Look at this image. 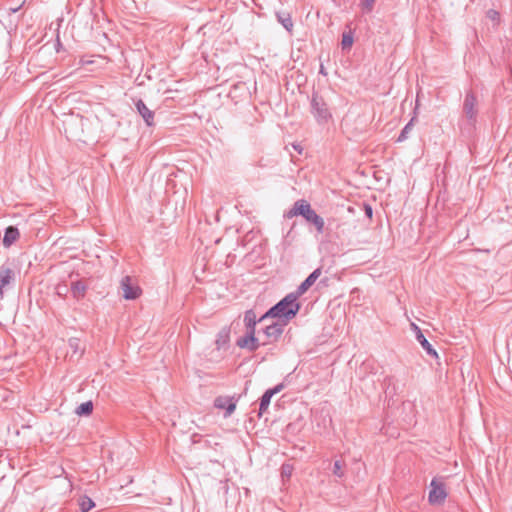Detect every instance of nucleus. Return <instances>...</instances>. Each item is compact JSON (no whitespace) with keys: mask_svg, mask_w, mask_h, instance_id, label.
Segmentation results:
<instances>
[{"mask_svg":"<svg viewBox=\"0 0 512 512\" xmlns=\"http://www.w3.org/2000/svg\"><path fill=\"white\" fill-rule=\"evenodd\" d=\"M298 297L293 292L287 294L278 303L273 305L265 314H263L259 321H264L268 318H277L285 324H288L299 312L301 304L297 301Z\"/></svg>","mask_w":512,"mask_h":512,"instance_id":"f257e3e1","label":"nucleus"},{"mask_svg":"<svg viewBox=\"0 0 512 512\" xmlns=\"http://www.w3.org/2000/svg\"><path fill=\"white\" fill-rule=\"evenodd\" d=\"M310 108L311 114L318 123H326L332 117L325 99L318 92L312 93Z\"/></svg>","mask_w":512,"mask_h":512,"instance_id":"f03ea898","label":"nucleus"},{"mask_svg":"<svg viewBox=\"0 0 512 512\" xmlns=\"http://www.w3.org/2000/svg\"><path fill=\"white\" fill-rule=\"evenodd\" d=\"M445 484L439 479H433L430 484L428 501L431 505H442L447 498Z\"/></svg>","mask_w":512,"mask_h":512,"instance_id":"7ed1b4c3","label":"nucleus"},{"mask_svg":"<svg viewBox=\"0 0 512 512\" xmlns=\"http://www.w3.org/2000/svg\"><path fill=\"white\" fill-rule=\"evenodd\" d=\"M286 325L287 324H285V322H282L280 320H277L276 322L267 325L263 329L265 340L262 342V345L265 346L270 343L277 342L280 339L281 335L283 334Z\"/></svg>","mask_w":512,"mask_h":512,"instance_id":"20e7f679","label":"nucleus"},{"mask_svg":"<svg viewBox=\"0 0 512 512\" xmlns=\"http://www.w3.org/2000/svg\"><path fill=\"white\" fill-rule=\"evenodd\" d=\"M120 287L123 291V297L126 300L137 299L141 295V288L134 282L132 277L125 276L120 282Z\"/></svg>","mask_w":512,"mask_h":512,"instance_id":"39448f33","label":"nucleus"},{"mask_svg":"<svg viewBox=\"0 0 512 512\" xmlns=\"http://www.w3.org/2000/svg\"><path fill=\"white\" fill-rule=\"evenodd\" d=\"M236 344L238 347L246 348L250 352H254L260 346H263L262 342L260 343L259 339L255 336V332H246V335L243 337H240L237 340Z\"/></svg>","mask_w":512,"mask_h":512,"instance_id":"423d86ee","label":"nucleus"},{"mask_svg":"<svg viewBox=\"0 0 512 512\" xmlns=\"http://www.w3.org/2000/svg\"><path fill=\"white\" fill-rule=\"evenodd\" d=\"M214 406L225 410V417H229L236 409V401L233 397L218 396L214 400Z\"/></svg>","mask_w":512,"mask_h":512,"instance_id":"0eeeda50","label":"nucleus"},{"mask_svg":"<svg viewBox=\"0 0 512 512\" xmlns=\"http://www.w3.org/2000/svg\"><path fill=\"white\" fill-rule=\"evenodd\" d=\"M283 388H284V384L280 383V384L276 385L274 388L268 389L264 392V394L260 398L259 415H262L264 412L267 411L273 395L282 391Z\"/></svg>","mask_w":512,"mask_h":512,"instance_id":"6e6552de","label":"nucleus"},{"mask_svg":"<svg viewBox=\"0 0 512 512\" xmlns=\"http://www.w3.org/2000/svg\"><path fill=\"white\" fill-rule=\"evenodd\" d=\"M311 205L305 199L297 200L293 207L286 213V217L292 218L294 216H304L311 210Z\"/></svg>","mask_w":512,"mask_h":512,"instance_id":"1a4fd4ad","label":"nucleus"},{"mask_svg":"<svg viewBox=\"0 0 512 512\" xmlns=\"http://www.w3.org/2000/svg\"><path fill=\"white\" fill-rule=\"evenodd\" d=\"M322 271L321 268L315 269L293 292L299 298L316 282L320 277Z\"/></svg>","mask_w":512,"mask_h":512,"instance_id":"9d476101","label":"nucleus"},{"mask_svg":"<svg viewBox=\"0 0 512 512\" xmlns=\"http://www.w3.org/2000/svg\"><path fill=\"white\" fill-rule=\"evenodd\" d=\"M137 112L142 116L147 126L154 125V112L150 110L142 99H137L135 102Z\"/></svg>","mask_w":512,"mask_h":512,"instance_id":"9b49d317","label":"nucleus"},{"mask_svg":"<svg viewBox=\"0 0 512 512\" xmlns=\"http://www.w3.org/2000/svg\"><path fill=\"white\" fill-rule=\"evenodd\" d=\"M304 219L314 225L316 228V231L320 234L324 232V219L319 216L314 209L311 208V210L304 216Z\"/></svg>","mask_w":512,"mask_h":512,"instance_id":"f8f14e48","label":"nucleus"},{"mask_svg":"<svg viewBox=\"0 0 512 512\" xmlns=\"http://www.w3.org/2000/svg\"><path fill=\"white\" fill-rule=\"evenodd\" d=\"M15 273L9 267L0 268V295H3L4 288L14 280Z\"/></svg>","mask_w":512,"mask_h":512,"instance_id":"ddd939ff","label":"nucleus"},{"mask_svg":"<svg viewBox=\"0 0 512 512\" xmlns=\"http://www.w3.org/2000/svg\"><path fill=\"white\" fill-rule=\"evenodd\" d=\"M20 236L19 230L15 226H8L5 229L4 237H3V245L5 247H10Z\"/></svg>","mask_w":512,"mask_h":512,"instance_id":"4468645a","label":"nucleus"},{"mask_svg":"<svg viewBox=\"0 0 512 512\" xmlns=\"http://www.w3.org/2000/svg\"><path fill=\"white\" fill-rule=\"evenodd\" d=\"M230 327L224 326L217 334V338L215 341L216 347L218 350L224 348L228 345L230 341Z\"/></svg>","mask_w":512,"mask_h":512,"instance_id":"2eb2a0df","label":"nucleus"},{"mask_svg":"<svg viewBox=\"0 0 512 512\" xmlns=\"http://www.w3.org/2000/svg\"><path fill=\"white\" fill-rule=\"evenodd\" d=\"M87 285L81 281H74L71 283V293L76 300H81L85 297Z\"/></svg>","mask_w":512,"mask_h":512,"instance_id":"dca6fc26","label":"nucleus"},{"mask_svg":"<svg viewBox=\"0 0 512 512\" xmlns=\"http://www.w3.org/2000/svg\"><path fill=\"white\" fill-rule=\"evenodd\" d=\"M257 322L260 321L259 319L257 320L256 313L252 309L247 310L244 314V323L247 332H255Z\"/></svg>","mask_w":512,"mask_h":512,"instance_id":"f3484780","label":"nucleus"},{"mask_svg":"<svg viewBox=\"0 0 512 512\" xmlns=\"http://www.w3.org/2000/svg\"><path fill=\"white\" fill-rule=\"evenodd\" d=\"M276 18H277L278 22L281 23V25L288 32H292V30H293V21H292L291 14L289 12H286V11L276 12Z\"/></svg>","mask_w":512,"mask_h":512,"instance_id":"a211bd4d","label":"nucleus"},{"mask_svg":"<svg viewBox=\"0 0 512 512\" xmlns=\"http://www.w3.org/2000/svg\"><path fill=\"white\" fill-rule=\"evenodd\" d=\"M418 330L417 333V339L422 345V347L427 351L428 354L434 356L435 358H438V353L432 348L430 343L427 341V339L424 337L422 332L418 329V327H415Z\"/></svg>","mask_w":512,"mask_h":512,"instance_id":"6ab92c4d","label":"nucleus"},{"mask_svg":"<svg viewBox=\"0 0 512 512\" xmlns=\"http://www.w3.org/2000/svg\"><path fill=\"white\" fill-rule=\"evenodd\" d=\"M345 461L342 459H337L333 463L332 473L334 476L338 478H343L345 476Z\"/></svg>","mask_w":512,"mask_h":512,"instance_id":"aec40b11","label":"nucleus"},{"mask_svg":"<svg viewBox=\"0 0 512 512\" xmlns=\"http://www.w3.org/2000/svg\"><path fill=\"white\" fill-rule=\"evenodd\" d=\"M78 502L82 512H89L95 506L94 501L86 495L81 496Z\"/></svg>","mask_w":512,"mask_h":512,"instance_id":"412c9836","label":"nucleus"},{"mask_svg":"<svg viewBox=\"0 0 512 512\" xmlns=\"http://www.w3.org/2000/svg\"><path fill=\"white\" fill-rule=\"evenodd\" d=\"M93 411V403L92 401H87L82 404H80L76 408V414L79 416H89Z\"/></svg>","mask_w":512,"mask_h":512,"instance_id":"4be33fe9","label":"nucleus"},{"mask_svg":"<svg viewBox=\"0 0 512 512\" xmlns=\"http://www.w3.org/2000/svg\"><path fill=\"white\" fill-rule=\"evenodd\" d=\"M354 42L353 34L351 31L342 34L341 47L343 50L350 49Z\"/></svg>","mask_w":512,"mask_h":512,"instance_id":"5701e85b","label":"nucleus"},{"mask_svg":"<svg viewBox=\"0 0 512 512\" xmlns=\"http://www.w3.org/2000/svg\"><path fill=\"white\" fill-rule=\"evenodd\" d=\"M293 465L289 463H284L281 466V477L283 480H289L293 473Z\"/></svg>","mask_w":512,"mask_h":512,"instance_id":"b1692460","label":"nucleus"},{"mask_svg":"<svg viewBox=\"0 0 512 512\" xmlns=\"http://www.w3.org/2000/svg\"><path fill=\"white\" fill-rule=\"evenodd\" d=\"M475 105V98L473 96H469L466 98L465 100V109L467 111V114H469L470 116L473 115V107Z\"/></svg>","mask_w":512,"mask_h":512,"instance_id":"393cba45","label":"nucleus"},{"mask_svg":"<svg viewBox=\"0 0 512 512\" xmlns=\"http://www.w3.org/2000/svg\"><path fill=\"white\" fill-rule=\"evenodd\" d=\"M375 0H362L361 7L363 11L370 12L373 9Z\"/></svg>","mask_w":512,"mask_h":512,"instance_id":"a878e982","label":"nucleus"},{"mask_svg":"<svg viewBox=\"0 0 512 512\" xmlns=\"http://www.w3.org/2000/svg\"><path fill=\"white\" fill-rule=\"evenodd\" d=\"M66 292H67V289H66L65 285H57V287H56V294L58 296L65 297L66 296Z\"/></svg>","mask_w":512,"mask_h":512,"instance_id":"bb28decb","label":"nucleus"},{"mask_svg":"<svg viewBox=\"0 0 512 512\" xmlns=\"http://www.w3.org/2000/svg\"><path fill=\"white\" fill-rule=\"evenodd\" d=\"M364 211H365V214L366 216L371 219L372 218V215H373V209L370 205L368 204H364Z\"/></svg>","mask_w":512,"mask_h":512,"instance_id":"cd10ccee","label":"nucleus"},{"mask_svg":"<svg viewBox=\"0 0 512 512\" xmlns=\"http://www.w3.org/2000/svg\"><path fill=\"white\" fill-rule=\"evenodd\" d=\"M319 73L324 75V76H327V71H326V69H325L323 64L320 65Z\"/></svg>","mask_w":512,"mask_h":512,"instance_id":"c85d7f7f","label":"nucleus"},{"mask_svg":"<svg viewBox=\"0 0 512 512\" xmlns=\"http://www.w3.org/2000/svg\"><path fill=\"white\" fill-rule=\"evenodd\" d=\"M293 148H294L295 150H297L299 153H301V152H302V147H301V145H300V144H293Z\"/></svg>","mask_w":512,"mask_h":512,"instance_id":"c756f323","label":"nucleus"},{"mask_svg":"<svg viewBox=\"0 0 512 512\" xmlns=\"http://www.w3.org/2000/svg\"><path fill=\"white\" fill-rule=\"evenodd\" d=\"M410 129H411V124H408V125L404 128V130H403V132H402V137H403V136H404V135H405V134H406Z\"/></svg>","mask_w":512,"mask_h":512,"instance_id":"7c9ffc66","label":"nucleus"},{"mask_svg":"<svg viewBox=\"0 0 512 512\" xmlns=\"http://www.w3.org/2000/svg\"><path fill=\"white\" fill-rule=\"evenodd\" d=\"M70 346L76 347V344H73V340H70Z\"/></svg>","mask_w":512,"mask_h":512,"instance_id":"2f4dec72","label":"nucleus"},{"mask_svg":"<svg viewBox=\"0 0 512 512\" xmlns=\"http://www.w3.org/2000/svg\"><path fill=\"white\" fill-rule=\"evenodd\" d=\"M70 346L76 347V344H73V340H70Z\"/></svg>","mask_w":512,"mask_h":512,"instance_id":"473e14b6","label":"nucleus"}]
</instances>
